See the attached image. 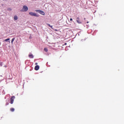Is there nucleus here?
<instances>
[{
  "instance_id": "1",
  "label": "nucleus",
  "mask_w": 124,
  "mask_h": 124,
  "mask_svg": "<svg viewBox=\"0 0 124 124\" xmlns=\"http://www.w3.org/2000/svg\"><path fill=\"white\" fill-rule=\"evenodd\" d=\"M28 10H29V8H28V6L24 5L23 6L21 11H22V12H27Z\"/></svg>"
},
{
  "instance_id": "2",
  "label": "nucleus",
  "mask_w": 124,
  "mask_h": 124,
  "mask_svg": "<svg viewBox=\"0 0 124 124\" xmlns=\"http://www.w3.org/2000/svg\"><path fill=\"white\" fill-rule=\"evenodd\" d=\"M29 15L31 16H34L35 17H39V16L36 14V13L33 12H30Z\"/></svg>"
},
{
  "instance_id": "3",
  "label": "nucleus",
  "mask_w": 124,
  "mask_h": 124,
  "mask_svg": "<svg viewBox=\"0 0 124 124\" xmlns=\"http://www.w3.org/2000/svg\"><path fill=\"white\" fill-rule=\"evenodd\" d=\"M36 12H38V13H40V14H41V15H45V13L43 11H41L40 10H36Z\"/></svg>"
},
{
  "instance_id": "4",
  "label": "nucleus",
  "mask_w": 124,
  "mask_h": 124,
  "mask_svg": "<svg viewBox=\"0 0 124 124\" xmlns=\"http://www.w3.org/2000/svg\"><path fill=\"white\" fill-rule=\"evenodd\" d=\"M14 99H15V96H13L10 99L11 104H13V102H14Z\"/></svg>"
},
{
  "instance_id": "5",
  "label": "nucleus",
  "mask_w": 124,
  "mask_h": 124,
  "mask_svg": "<svg viewBox=\"0 0 124 124\" xmlns=\"http://www.w3.org/2000/svg\"><path fill=\"white\" fill-rule=\"evenodd\" d=\"M77 22L78 24H81V21H80V18L79 17L77 18Z\"/></svg>"
},
{
  "instance_id": "6",
  "label": "nucleus",
  "mask_w": 124,
  "mask_h": 124,
  "mask_svg": "<svg viewBox=\"0 0 124 124\" xmlns=\"http://www.w3.org/2000/svg\"><path fill=\"white\" fill-rule=\"evenodd\" d=\"M35 70H38L39 69V66L36 65L34 68Z\"/></svg>"
},
{
  "instance_id": "7",
  "label": "nucleus",
  "mask_w": 124,
  "mask_h": 124,
  "mask_svg": "<svg viewBox=\"0 0 124 124\" xmlns=\"http://www.w3.org/2000/svg\"><path fill=\"white\" fill-rule=\"evenodd\" d=\"M29 57L30 59H33V55L32 54H29Z\"/></svg>"
},
{
  "instance_id": "8",
  "label": "nucleus",
  "mask_w": 124,
  "mask_h": 124,
  "mask_svg": "<svg viewBox=\"0 0 124 124\" xmlns=\"http://www.w3.org/2000/svg\"><path fill=\"white\" fill-rule=\"evenodd\" d=\"M14 19L15 20H18V16H15L14 17Z\"/></svg>"
},
{
  "instance_id": "9",
  "label": "nucleus",
  "mask_w": 124,
  "mask_h": 124,
  "mask_svg": "<svg viewBox=\"0 0 124 124\" xmlns=\"http://www.w3.org/2000/svg\"><path fill=\"white\" fill-rule=\"evenodd\" d=\"M10 111L11 112H14L15 111V109L13 108H10Z\"/></svg>"
},
{
  "instance_id": "10",
  "label": "nucleus",
  "mask_w": 124,
  "mask_h": 124,
  "mask_svg": "<svg viewBox=\"0 0 124 124\" xmlns=\"http://www.w3.org/2000/svg\"><path fill=\"white\" fill-rule=\"evenodd\" d=\"M15 40V38H14L12 39L11 43L12 44H13V42H14V41Z\"/></svg>"
},
{
  "instance_id": "11",
  "label": "nucleus",
  "mask_w": 124,
  "mask_h": 124,
  "mask_svg": "<svg viewBox=\"0 0 124 124\" xmlns=\"http://www.w3.org/2000/svg\"><path fill=\"white\" fill-rule=\"evenodd\" d=\"M44 50L45 51V52H48V49H47V48H45Z\"/></svg>"
},
{
  "instance_id": "12",
  "label": "nucleus",
  "mask_w": 124,
  "mask_h": 124,
  "mask_svg": "<svg viewBox=\"0 0 124 124\" xmlns=\"http://www.w3.org/2000/svg\"><path fill=\"white\" fill-rule=\"evenodd\" d=\"M9 40H10V39L7 38V39H5L4 41L7 42V41H8Z\"/></svg>"
},
{
  "instance_id": "13",
  "label": "nucleus",
  "mask_w": 124,
  "mask_h": 124,
  "mask_svg": "<svg viewBox=\"0 0 124 124\" xmlns=\"http://www.w3.org/2000/svg\"><path fill=\"white\" fill-rule=\"evenodd\" d=\"M7 10H8V11H11V10H12V9L9 8L7 9Z\"/></svg>"
},
{
  "instance_id": "14",
  "label": "nucleus",
  "mask_w": 124,
  "mask_h": 124,
  "mask_svg": "<svg viewBox=\"0 0 124 124\" xmlns=\"http://www.w3.org/2000/svg\"><path fill=\"white\" fill-rule=\"evenodd\" d=\"M7 105H9V103L8 102L6 103V106H7Z\"/></svg>"
},
{
  "instance_id": "15",
  "label": "nucleus",
  "mask_w": 124,
  "mask_h": 124,
  "mask_svg": "<svg viewBox=\"0 0 124 124\" xmlns=\"http://www.w3.org/2000/svg\"><path fill=\"white\" fill-rule=\"evenodd\" d=\"M47 26H48V27H50V28H52V26H51V25L49 24H47Z\"/></svg>"
},
{
  "instance_id": "16",
  "label": "nucleus",
  "mask_w": 124,
  "mask_h": 124,
  "mask_svg": "<svg viewBox=\"0 0 124 124\" xmlns=\"http://www.w3.org/2000/svg\"><path fill=\"white\" fill-rule=\"evenodd\" d=\"M70 21H71V22H72V21H73V19L72 18H70Z\"/></svg>"
},
{
  "instance_id": "17",
  "label": "nucleus",
  "mask_w": 124,
  "mask_h": 124,
  "mask_svg": "<svg viewBox=\"0 0 124 124\" xmlns=\"http://www.w3.org/2000/svg\"><path fill=\"white\" fill-rule=\"evenodd\" d=\"M35 65H37L38 63H37V62H36V63H35Z\"/></svg>"
},
{
  "instance_id": "18",
  "label": "nucleus",
  "mask_w": 124,
  "mask_h": 124,
  "mask_svg": "<svg viewBox=\"0 0 124 124\" xmlns=\"http://www.w3.org/2000/svg\"><path fill=\"white\" fill-rule=\"evenodd\" d=\"M2 118H3V117H0V119H2Z\"/></svg>"
},
{
  "instance_id": "19",
  "label": "nucleus",
  "mask_w": 124,
  "mask_h": 124,
  "mask_svg": "<svg viewBox=\"0 0 124 124\" xmlns=\"http://www.w3.org/2000/svg\"><path fill=\"white\" fill-rule=\"evenodd\" d=\"M66 44H67L66 43H65V44H64V45H66Z\"/></svg>"
},
{
  "instance_id": "20",
  "label": "nucleus",
  "mask_w": 124,
  "mask_h": 124,
  "mask_svg": "<svg viewBox=\"0 0 124 124\" xmlns=\"http://www.w3.org/2000/svg\"><path fill=\"white\" fill-rule=\"evenodd\" d=\"M87 24H88V23H89V22L88 21V22H87Z\"/></svg>"
},
{
  "instance_id": "21",
  "label": "nucleus",
  "mask_w": 124,
  "mask_h": 124,
  "mask_svg": "<svg viewBox=\"0 0 124 124\" xmlns=\"http://www.w3.org/2000/svg\"><path fill=\"white\" fill-rule=\"evenodd\" d=\"M84 20H86V18H84Z\"/></svg>"
}]
</instances>
